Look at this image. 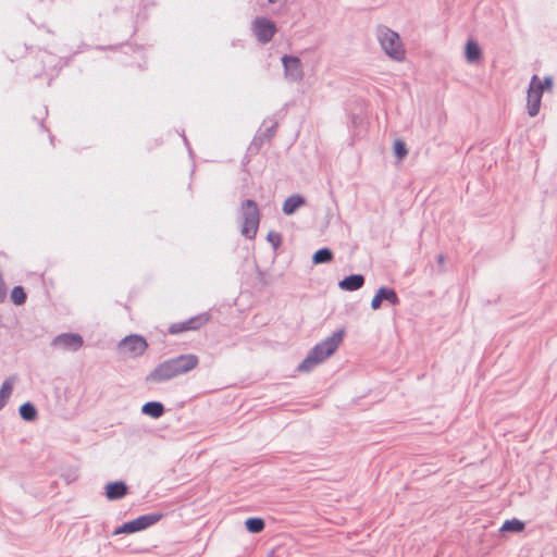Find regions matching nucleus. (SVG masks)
Returning <instances> with one entry per match:
<instances>
[{"instance_id": "1", "label": "nucleus", "mask_w": 557, "mask_h": 557, "mask_svg": "<svg viewBox=\"0 0 557 557\" xmlns=\"http://www.w3.org/2000/svg\"><path fill=\"white\" fill-rule=\"evenodd\" d=\"M199 359L194 354L180 355L159 363L150 371L145 381L160 384L185 374L197 367Z\"/></svg>"}, {"instance_id": "2", "label": "nucleus", "mask_w": 557, "mask_h": 557, "mask_svg": "<svg viewBox=\"0 0 557 557\" xmlns=\"http://www.w3.org/2000/svg\"><path fill=\"white\" fill-rule=\"evenodd\" d=\"M345 336V329L336 330L331 336L315 344L306 358L298 364L299 372H310L318 364L331 357L339 347Z\"/></svg>"}, {"instance_id": "3", "label": "nucleus", "mask_w": 557, "mask_h": 557, "mask_svg": "<svg viewBox=\"0 0 557 557\" xmlns=\"http://www.w3.org/2000/svg\"><path fill=\"white\" fill-rule=\"evenodd\" d=\"M242 235L247 239H253L260 223V211L257 202L246 199L240 205Z\"/></svg>"}, {"instance_id": "4", "label": "nucleus", "mask_w": 557, "mask_h": 557, "mask_svg": "<svg viewBox=\"0 0 557 557\" xmlns=\"http://www.w3.org/2000/svg\"><path fill=\"white\" fill-rule=\"evenodd\" d=\"M376 36L383 51L392 60L401 61L405 59V49L398 33L387 26H379Z\"/></svg>"}, {"instance_id": "5", "label": "nucleus", "mask_w": 557, "mask_h": 557, "mask_svg": "<svg viewBox=\"0 0 557 557\" xmlns=\"http://www.w3.org/2000/svg\"><path fill=\"white\" fill-rule=\"evenodd\" d=\"M162 517H163V513H161V512H151V513L141 515V516H139L131 521H126L123 524H121L120 527L115 528V530L113 531L112 534L113 535L132 534V533H136L139 531H144L147 528H149V527L156 524L158 521H160Z\"/></svg>"}, {"instance_id": "6", "label": "nucleus", "mask_w": 557, "mask_h": 557, "mask_svg": "<svg viewBox=\"0 0 557 557\" xmlns=\"http://www.w3.org/2000/svg\"><path fill=\"white\" fill-rule=\"evenodd\" d=\"M120 351L127 352L132 357H140L148 348L146 338L139 334H131L119 342Z\"/></svg>"}, {"instance_id": "7", "label": "nucleus", "mask_w": 557, "mask_h": 557, "mask_svg": "<svg viewBox=\"0 0 557 557\" xmlns=\"http://www.w3.org/2000/svg\"><path fill=\"white\" fill-rule=\"evenodd\" d=\"M284 69V76L288 82L299 83L304 78V66L301 60L296 55L284 54L281 58Z\"/></svg>"}, {"instance_id": "8", "label": "nucleus", "mask_w": 557, "mask_h": 557, "mask_svg": "<svg viewBox=\"0 0 557 557\" xmlns=\"http://www.w3.org/2000/svg\"><path fill=\"white\" fill-rule=\"evenodd\" d=\"M252 30L259 42L267 44L272 40L277 29L273 21L258 16L252 21Z\"/></svg>"}, {"instance_id": "9", "label": "nucleus", "mask_w": 557, "mask_h": 557, "mask_svg": "<svg viewBox=\"0 0 557 557\" xmlns=\"http://www.w3.org/2000/svg\"><path fill=\"white\" fill-rule=\"evenodd\" d=\"M210 320V314L207 312L194 315L186 321L176 322L170 325V334H180L186 331H196L207 324Z\"/></svg>"}, {"instance_id": "10", "label": "nucleus", "mask_w": 557, "mask_h": 557, "mask_svg": "<svg viewBox=\"0 0 557 557\" xmlns=\"http://www.w3.org/2000/svg\"><path fill=\"white\" fill-rule=\"evenodd\" d=\"M52 345L65 350L77 351L83 347L84 339L77 333H62L53 338Z\"/></svg>"}, {"instance_id": "11", "label": "nucleus", "mask_w": 557, "mask_h": 557, "mask_svg": "<svg viewBox=\"0 0 557 557\" xmlns=\"http://www.w3.org/2000/svg\"><path fill=\"white\" fill-rule=\"evenodd\" d=\"M383 301L397 306L400 302V299L394 288L381 286L371 300V308L373 310L380 309Z\"/></svg>"}, {"instance_id": "12", "label": "nucleus", "mask_w": 557, "mask_h": 557, "mask_svg": "<svg viewBox=\"0 0 557 557\" xmlns=\"http://www.w3.org/2000/svg\"><path fill=\"white\" fill-rule=\"evenodd\" d=\"M128 494V486L124 481L109 482L104 486V495L109 500H119Z\"/></svg>"}, {"instance_id": "13", "label": "nucleus", "mask_w": 557, "mask_h": 557, "mask_svg": "<svg viewBox=\"0 0 557 557\" xmlns=\"http://www.w3.org/2000/svg\"><path fill=\"white\" fill-rule=\"evenodd\" d=\"M364 285V276L362 274H350L338 282L342 290L355 292Z\"/></svg>"}, {"instance_id": "14", "label": "nucleus", "mask_w": 557, "mask_h": 557, "mask_svg": "<svg viewBox=\"0 0 557 557\" xmlns=\"http://www.w3.org/2000/svg\"><path fill=\"white\" fill-rule=\"evenodd\" d=\"M305 203L306 199L302 195L294 194L285 199L282 211L285 215H293Z\"/></svg>"}, {"instance_id": "15", "label": "nucleus", "mask_w": 557, "mask_h": 557, "mask_svg": "<svg viewBox=\"0 0 557 557\" xmlns=\"http://www.w3.org/2000/svg\"><path fill=\"white\" fill-rule=\"evenodd\" d=\"M141 413L153 419H159L165 412V407L161 401L151 400L141 406Z\"/></svg>"}, {"instance_id": "16", "label": "nucleus", "mask_w": 557, "mask_h": 557, "mask_svg": "<svg viewBox=\"0 0 557 557\" xmlns=\"http://www.w3.org/2000/svg\"><path fill=\"white\" fill-rule=\"evenodd\" d=\"M542 95L539 91H531L528 89L527 95V109L530 116H536L541 108Z\"/></svg>"}, {"instance_id": "17", "label": "nucleus", "mask_w": 557, "mask_h": 557, "mask_svg": "<svg viewBox=\"0 0 557 557\" xmlns=\"http://www.w3.org/2000/svg\"><path fill=\"white\" fill-rule=\"evenodd\" d=\"M466 59L469 63H475L482 58V49L474 40H468L465 48Z\"/></svg>"}, {"instance_id": "18", "label": "nucleus", "mask_w": 557, "mask_h": 557, "mask_svg": "<svg viewBox=\"0 0 557 557\" xmlns=\"http://www.w3.org/2000/svg\"><path fill=\"white\" fill-rule=\"evenodd\" d=\"M334 259V253L329 247H322L312 255V263H329Z\"/></svg>"}, {"instance_id": "19", "label": "nucleus", "mask_w": 557, "mask_h": 557, "mask_svg": "<svg viewBox=\"0 0 557 557\" xmlns=\"http://www.w3.org/2000/svg\"><path fill=\"white\" fill-rule=\"evenodd\" d=\"M18 413L24 421L32 422L37 418V409L30 401L22 404L18 408Z\"/></svg>"}, {"instance_id": "20", "label": "nucleus", "mask_w": 557, "mask_h": 557, "mask_svg": "<svg viewBox=\"0 0 557 557\" xmlns=\"http://www.w3.org/2000/svg\"><path fill=\"white\" fill-rule=\"evenodd\" d=\"M525 529V523L517 518L508 519L506 520L499 531L500 532H512V533H520Z\"/></svg>"}, {"instance_id": "21", "label": "nucleus", "mask_w": 557, "mask_h": 557, "mask_svg": "<svg viewBox=\"0 0 557 557\" xmlns=\"http://www.w3.org/2000/svg\"><path fill=\"white\" fill-rule=\"evenodd\" d=\"M246 530L250 533H260L265 527V522L259 517H249L245 520Z\"/></svg>"}, {"instance_id": "22", "label": "nucleus", "mask_w": 557, "mask_h": 557, "mask_svg": "<svg viewBox=\"0 0 557 557\" xmlns=\"http://www.w3.org/2000/svg\"><path fill=\"white\" fill-rule=\"evenodd\" d=\"M12 392H13L12 381L10 379L4 380L0 387V411L7 405Z\"/></svg>"}, {"instance_id": "23", "label": "nucleus", "mask_w": 557, "mask_h": 557, "mask_svg": "<svg viewBox=\"0 0 557 557\" xmlns=\"http://www.w3.org/2000/svg\"><path fill=\"white\" fill-rule=\"evenodd\" d=\"M11 301L16 306H22L26 302L27 294L23 286H14L10 294Z\"/></svg>"}, {"instance_id": "24", "label": "nucleus", "mask_w": 557, "mask_h": 557, "mask_svg": "<svg viewBox=\"0 0 557 557\" xmlns=\"http://www.w3.org/2000/svg\"><path fill=\"white\" fill-rule=\"evenodd\" d=\"M393 151L398 160H403L408 154V149L401 139H396L393 145Z\"/></svg>"}, {"instance_id": "25", "label": "nucleus", "mask_w": 557, "mask_h": 557, "mask_svg": "<svg viewBox=\"0 0 557 557\" xmlns=\"http://www.w3.org/2000/svg\"><path fill=\"white\" fill-rule=\"evenodd\" d=\"M264 141H268L264 139V137L261 135V131H259L256 136L253 137L252 141L250 143L249 150L251 152H258Z\"/></svg>"}, {"instance_id": "26", "label": "nucleus", "mask_w": 557, "mask_h": 557, "mask_svg": "<svg viewBox=\"0 0 557 557\" xmlns=\"http://www.w3.org/2000/svg\"><path fill=\"white\" fill-rule=\"evenodd\" d=\"M267 240L274 249H277L282 244V235L277 232L271 231L267 235Z\"/></svg>"}, {"instance_id": "27", "label": "nucleus", "mask_w": 557, "mask_h": 557, "mask_svg": "<svg viewBox=\"0 0 557 557\" xmlns=\"http://www.w3.org/2000/svg\"><path fill=\"white\" fill-rule=\"evenodd\" d=\"M528 89L531 91H539V94H541L543 96L544 88H543L542 82L540 81L537 75H533L531 77Z\"/></svg>"}, {"instance_id": "28", "label": "nucleus", "mask_w": 557, "mask_h": 557, "mask_svg": "<svg viewBox=\"0 0 557 557\" xmlns=\"http://www.w3.org/2000/svg\"><path fill=\"white\" fill-rule=\"evenodd\" d=\"M277 125V122H273L272 125L265 127L264 131L261 132L264 139L269 141L275 135Z\"/></svg>"}, {"instance_id": "29", "label": "nucleus", "mask_w": 557, "mask_h": 557, "mask_svg": "<svg viewBox=\"0 0 557 557\" xmlns=\"http://www.w3.org/2000/svg\"><path fill=\"white\" fill-rule=\"evenodd\" d=\"M54 59H55V57L53 54L44 52V55L41 59L44 69H46L47 66H50L53 63Z\"/></svg>"}, {"instance_id": "30", "label": "nucleus", "mask_w": 557, "mask_h": 557, "mask_svg": "<svg viewBox=\"0 0 557 557\" xmlns=\"http://www.w3.org/2000/svg\"><path fill=\"white\" fill-rule=\"evenodd\" d=\"M41 114L42 115L40 117L34 116V120L38 122V125L40 126V128L42 131H46V127H45V124H44V120L48 115L47 107H44Z\"/></svg>"}, {"instance_id": "31", "label": "nucleus", "mask_w": 557, "mask_h": 557, "mask_svg": "<svg viewBox=\"0 0 557 557\" xmlns=\"http://www.w3.org/2000/svg\"><path fill=\"white\" fill-rule=\"evenodd\" d=\"M544 90H550L553 88L554 82L552 76H545L542 82Z\"/></svg>"}, {"instance_id": "32", "label": "nucleus", "mask_w": 557, "mask_h": 557, "mask_svg": "<svg viewBox=\"0 0 557 557\" xmlns=\"http://www.w3.org/2000/svg\"><path fill=\"white\" fill-rule=\"evenodd\" d=\"M7 290L3 281L0 278V302L5 299Z\"/></svg>"}, {"instance_id": "33", "label": "nucleus", "mask_w": 557, "mask_h": 557, "mask_svg": "<svg viewBox=\"0 0 557 557\" xmlns=\"http://www.w3.org/2000/svg\"><path fill=\"white\" fill-rule=\"evenodd\" d=\"M182 138H183V140H184V144H185V146H186V148H187V150H188L189 154H191V148H190L189 141H188V139H187V137L185 136V134H184V133L182 134Z\"/></svg>"}, {"instance_id": "34", "label": "nucleus", "mask_w": 557, "mask_h": 557, "mask_svg": "<svg viewBox=\"0 0 557 557\" xmlns=\"http://www.w3.org/2000/svg\"><path fill=\"white\" fill-rule=\"evenodd\" d=\"M444 259H445V258H444V256H443V255H438V256H437V261H438V263H443V262H444Z\"/></svg>"}, {"instance_id": "35", "label": "nucleus", "mask_w": 557, "mask_h": 557, "mask_svg": "<svg viewBox=\"0 0 557 557\" xmlns=\"http://www.w3.org/2000/svg\"><path fill=\"white\" fill-rule=\"evenodd\" d=\"M278 0H268L270 4L276 3Z\"/></svg>"}, {"instance_id": "36", "label": "nucleus", "mask_w": 557, "mask_h": 557, "mask_svg": "<svg viewBox=\"0 0 557 557\" xmlns=\"http://www.w3.org/2000/svg\"><path fill=\"white\" fill-rule=\"evenodd\" d=\"M49 138H50L51 144H53L54 136H53V135H50V136H49Z\"/></svg>"}]
</instances>
